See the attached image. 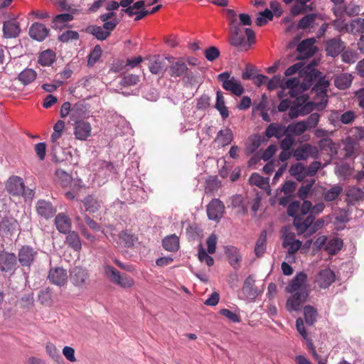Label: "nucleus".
<instances>
[{"label": "nucleus", "mask_w": 364, "mask_h": 364, "mask_svg": "<svg viewBox=\"0 0 364 364\" xmlns=\"http://www.w3.org/2000/svg\"><path fill=\"white\" fill-rule=\"evenodd\" d=\"M38 255V252L31 245H24L18 250L17 261L21 267L22 275L26 282H28L31 267L34 264Z\"/></svg>", "instance_id": "obj_1"}, {"label": "nucleus", "mask_w": 364, "mask_h": 364, "mask_svg": "<svg viewBox=\"0 0 364 364\" xmlns=\"http://www.w3.org/2000/svg\"><path fill=\"white\" fill-rule=\"evenodd\" d=\"M19 267L15 253L6 250H0V272L13 276Z\"/></svg>", "instance_id": "obj_2"}, {"label": "nucleus", "mask_w": 364, "mask_h": 364, "mask_svg": "<svg viewBox=\"0 0 364 364\" xmlns=\"http://www.w3.org/2000/svg\"><path fill=\"white\" fill-rule=\"evenodd\" d=\"M218 80L222 82L223 88L227 91L231 92L236 96H241L244 92L245 88L241 82L235 77H230V73L228 72H223L219 74L217 77Z\"/></svg>", "instance_id": "obj_3"}, {"label": "nucleus", "mask_w": 364, "mask_h": 364, "mask_svg": "<svg viewBox=\"0 0 364 364\" xmlns=\"http://www.w3.org/2000/svg\"><path fill=\"white\" fill-rule=\"evenodd\" d=\"M105 274L112 283L123 288L131 287L134 284V280L130 276L127 274L121 275L120 272L112 266H105Z\"/></svg>", "instance_id": "obj_4"}, {"label": "nucleus", "mask_w": 364, "mask_h": 364, "mask_svg": "<svg viewBox=\"0 0 364 364\" xmlns=\"http://www.w3.org/2000/svg\"><path fill=\"white\" fill-rule=\"evenodd\" d=\"M308 297L307 289H300V291L295 292L287 300V310L289 312L300 311L302 304L306 302Z\"/></svg>", "instance_id": "obj_5"}, {"label": "nucleus", "mask_w": 364, "mask_h": 364, "mask_svg": "<svg viewBox=\"0 0 364 364\" xmlns=\"http://www.w3.org/2000/svg\"><path fill=\"white\" fill-rule=\"evenodd\" d=\"M315 42L314 38H306L300 42L296 48L299 55L296 59L305 60L311 58L318 50L317 48L314 46Z\"/></svg>", "instance_id": "obj_6"}, {"label": "nucleus", "mask_w": 364, "mask_h": 364, "mask_svg": "<svg viewBox=\"0 0 364 364\" xmlns=\"http://www.w3.org/2000/svg\"><path fill=\"white\" fill-rule=\"evenodd\" d=\"M89 277V273L86 268L76 266L70 270V279L71 283L77 287H82L85 285Z\"/></svg>", "instance_id": "obj_7"}, {"label": "nucleus", "mask_w": 364, "mask_h": 364, "mask_svg": "<svg viewBox=\"0 0 364 364\" xmlns=\"http://www.w3.org/2000/svg\"><path fill=\"white\" fill-rule=\"evenodd\" d=\"M3 38L6 39L16 38L21 33V28L19 22L15 18L3 22Z\"/></svg>", "instance_id": "obj_8"}, {"label": "nucleus", "mask_w": 364, "mask_h": 364, "mask_svg": "<svg viewBox=\"0 0 364 364\" xmlns=\"http://www.w3.org/2000/svg\"><path fill=\"white\" fill-rule=\"evenodd\" d=\"M48 279L52 284L63 287L68 281L67 271L63 267H51L48 272Z\"/></svg>", "instance_id": "obj_9"}, {"label": "nucleus", "mask_w": 364, "mask_h": 364, "mask_svg": "<svg viewBox=\"0 0 364 364\" xmlns=\"http://www.w3.org/2000/svg\"><path fill=\"white\" fill-rule=\"evenodd\" d=\"M225 213V205L218 198L213 199L207 205V215L209 220L218 221Z\"/></svg>", "instance_id": "obj_10"}, {"label": "nucleus", "mask_w": 364, "mask_h": 364, "mask_svg": "<svg viewBox=\"0 0 364 364\" xmlns=\"http://www.w3.org/2000/svg\"><path fill=\"white\" fill-rule=\"evenodd\" d=\"M254 275H249L245 280L242 289L243 294L250 301H255L261 294L262 291L255 287Z\"/></svg>", "instance_id": "obj_11"}, {"label": "nucleus", "mask_w": 364, "mask_h": 364, "mask_svg": "<svg viewBox=\"0 0 364 364\" xmlns=\"http://www.w3.org/2000/svg\"><path fill=\"white\" fill-rule=\"evenodd\" d=\"M25 189V184L20 176H11L6 183V190L12 196L23 195Z\"/></svg>", "instance_id": "obj_12"}, {"label": "nucleus", "mask_w": 364, "mask_h": 364, "mask_svg": "<svg viewBox=\"0 0 364 364\" xmlns=\"http://www.w3.org/2000/svg\"><path fill=\"white\" fill-rule=\"evenodd\" d=\"M74 135L76 139L85 141L91 136L92 127L90 122L84 120L74 122Z\"/></svg>", "instance_id": "obj_13"}, {"label": "nucleus", "mask_w": 364, "mask_h": 364, "mask_svg": "<svg viewBox=\"0 0 364 364\" xmlns=\"http://www.w3.org/2000/svg\"><path fill=\"white\" fill-rule=\"evenodd\" d=\"M173 59L174 58L173 56H167L165 58H162L159 55L154 56L149 60V63L148 65L150 72L152 74L156 75L163 73L167 69L166 60L171 62V60Z\"/></svg>", "instance_id": "obj_14"}, {"label": "nucleus", "mask_w": 364, "mask_h": 364, "mask_svg": "<svg viewBox=\"0 0 364 364\" xmlns=\"http://www.w3.org/2000/svg\"><path fill=\"white\" fill-rule=\"evenodd\" d=\"M346 48L344 42L338 37L328 39L326 42V55L336 58Z\"/></svg>", "instance_id": "obj_15"}, {"label": "nucleus", "mask_w": 364, "mask_h": 364, "mask_svg": "<svg viewBox=\"0 0 364 364\" xmlns=\"http://www.w3.org/2000/svg\"><path fill=\"white\" fill-rule=\"evenodd\" d=\"M225 254L229 262V264L235 270H238L241 267L242 255L240 250L235 246L227 245L225 247Z\"/></svg>", "instance_id": "obj_16"}, {"label": "nucleus", "mask_w": 364, "mask_h": 364, "mask_svg": "<svg viewBox=\"0 0 364 364\" xmlns=\"http://www.w3.org/2000/svg\"><path fill=\"white\" fill-rule=\"evenodd\" d=\"M316 281L319 287L327 289L335 281V274L330 268H324L319 271Z\"/></svg>", "instance_id": "obj_17"}, {"label": "nucleus", "mask_w": 364, "mask_h": 364, "mask_svg": "<svg viewBox=\"0 0 364 364\" xmlns=\"http://www.w3.org/2000/svg\"><path fill=\"white\" fill-rule=\"evenodd\" d=\"M317 153L318 150L316 146L309 144H305L297 147L294 150L293 156L297 161H304L310 156H314Z\"/></svg>", "instance_id": "obj_18"}, {"label": "nucleus", "mask_w": 364, "mask_h": 364, "mask_svg": "<svg viewBox=\"0 0 364 364\" xmlns=\"http://www.w3.org/2000/svg\"><path fill=\"white\" fill-rule=\"evenodd\" d=\"M18 227L17 220L11 215L3 217L0 222V232L5 235H12Z\"/></svg>", "instance_id": "obj_19"}, {"label": "nucleus", "mask_w": 364, "mask_h": 364, "mask_svg": "<svg viewBox=\"0 0 364 364\" xmlns=\"http://www.w3.org/2000/svg\"><path fill=\"white\" fill-rule=\"evenodd\" d=\"M28 33L31 38L41 42L48 36L49 29L44 24L35 22L30 27Z\"/></svg>", "instance_id": "obj_20"}, {"label": "nucleus", "mask_w": 364, "mask_h": 364, "mask_svg": "<svg viewBox=\"0 0 364 364\" xmlns=\"http://www.w3.org/2000/svg\"><path fill=\"white\" fill-rule=\"evenodd\" d=\"M36 211L41 217L50 219L55 214L56 209L51 203L44 200H39L36 204Z\"/></svg>", "instance_id": "obj_21"}, {"label": "nucleus", "mask_w": 364, "mask_h": 364, "mask_svg": "<svg viewBox=\"0 0 364 364\" xmlns=\"http://www.w3.org/2000/svg\"><path fill=\"white\" fill-rule=\"evenodd\" d=\"M88 115L87 105L79 101L73 105L70 113V119L73 122L83 120Z\"/></svg>", "instance_id": "obj_22"}, {"label": "nucleus", "mask_w": 364, "mask_h": 364, "mask_svg": "<svg viewBox=\"0 0 364 364\" xmlns=\"http://www.w3.org/2000/svg\"><path fill=\"white\" fill-rule=\"evenodd\" d=\"M232 35L230 38V44L235 48H240V50L248 49L247 42L245 41V37L242 33L240 28H235V31H232Z\"/></svg>", "instance_id": "obj_23"}, {"label": "nucleus", "mask_w": 364, "mask_h": 364, "mask_svg": "<svg viewBox=\"0 0 364 364\" xmlns=\"http://www.w3.org/2000/svg\"><path fill=\"white\" fill-rule=\"evenodd\" d=\"M55 224L57 230L63 234L70 231L71 223L70 218L65 213H59L55 216Z\"/></svg>", "instance_id": "obj_24"}, {"label": "nucleus", "mask_w": 364, "mask_h": 364, "mask_svg": "<svg viewBox=\"0 0 364 364\" xmlns=\"http://www.w3.org/2000/svg\"><path fill=\"white\" fill-rule=\"evenodd\" d=\"M85 31L92 35L99 41H104L109 36V32L105 31L102 26L89 25L85 28Z\"/></svg>", "instance_id": "obj_25"}, {"label": "nucleus", "mask_w": 364, "mask_h": 364, "mask_svg": "<svg viewBox=\"0 0 364 364\" xmlns=\"http://www.w3.org/2000/svg\"><path fill=\"white\" fill-rule=\"evenodd\" d=\"M163 247L169 252H175L179 249V238L175 234L168 235L162 240Z\"/></svg>", "instance_id": "obj_26"}, {"label": "nucleus", "mask_w": 364, "mask_h": 364, "mask_svg": "<svg viewBox=\"0 0 364 364\" xmlns=\"http://www.w3.org/2000/svg\"><path fill=\"white\" fill-rule=\"evenodd\" d=\"M233 140V133L230 128L220 130L216 136L215 141L218 142L220 146L224 147L230 144Z\"/></svg>", "instance_id": "obj_27"}, {"label": "nucleus", "mask_w": 364, "mask_h": 364, "mask_svg": "<svg viewBox=\"0 0 364 364\" xmlns=\"http://www.w3.org/2000/svg\"><path fill=\"white\" fill-rule=\"evenodd\" d=\"M215 108L220 112L223 119H225L229 117V110L225 106V98L220 90L216 92Z\"/></svg>", "instance_id": "obj_28"}, {"label": "nucleus", "mask_w": 364, "mask_h": 364, "mask_svg": "<svg viewBox=\"0 0 364 364\" xmlns=\"http://www.w3.org/2000/svg\"><path fill=\"white\" fill-rule=\"evenodd\" d=\"M187 70L188 67L186 64L183 61L178 60L172 63L170 65L168 73L171 77H176L182 76Z\"/></svg>", "instance_id": "obj_29"}, {"label": "nucleus", "mask_w": 364, "mask_h": 364, "mask_svg": "<svg viewBox=\"0 0 364 364\" xmlns=\"http://www.w3.org/2000/svg\"><path fill=\"white\" fill-rule=\"evenodd\" d=\"M352 80V75L345 73L335 77L334 84L339 90H346L351 85Z\"/></svg>", "instance_id": "obj_30"}, {"label": "nucleus", "mask_w": 364, "mask_h": 364, "mask_svg": "<svg viewBox=\"0 0 364 364\" xmlns=\"http://www.w3.org/2000/svg\"><path fill=\"white\" fill-rule=\"evenodd\" d=\"M307 129L306 122L300 121L289 124L284 130L285 132L289 133L291 135L294 134L296 136H300L303 134Z\"/></svg>", "instance_id": "obj_31"}, {"label": "nucleus", "mask_w": 364, "mask_h": 364, "mask_svg": "<svg viewBox=\"0 0 364 364\" xmlns=\"http://www.w3.org/2000/svg\"><path fill=\"white\" fill-rule=\"evenodd\" d=\"M36 72L31 68H26L22 70L17 77V79L23 85H28L36 78Z\"/></svg>", "instance_id": "obj_32"}, {"label": "nucleus", "mask_w": 364, "mask_h": 364, "mask_svg": "<svg viewBox=\"0 0 364 364\" xmlns=\"http://www.w3.org/2000/svg\"><path fill=\"white\" fill-rule=\"evenodd\" d=\"M318 144L321 151H328L331 155L338 154V148L331 138H323L319 140Z\"/></svg>", "instance_id": "obj_33"}, {"label": "nucleus", "mask_w": 364, "mask_h": 364, "mask_svg": "<svg viewBox=\"0 0 364 364\" xmlns=\"http://www.w3.org/2000/svg\"><path fill=\"white\" fill-rule=\"evenodd\" d=\"M343 245V240L338 237L331 239L325 245V250L329 255H336L342 248Z\"/></svg>", "instance_id": "obj_34"}, {"label": "nucleus", "mask_w": 364, "mask_h": 364, "mask_svg": "<svg viewBox=\"0 0 364 364\" xmlns=\"http://www.w3.org/2000/svg\"><path fill=\"white\" fill-rule=\"evenodd\" d=\"M289 173L298 181H303L306 176V166L301 163L293 164L289 168Z\"/></svg>", "instance_id": "obj_35"}, {"label": "nucleus", "mask_w": 364, "mask_h": 364, "mask_svg": "<svg viewBox=\"0 0 364 364\" xmlns=\"http://www.w3.org/2000/svg\"><path fill=\"white\" fill-rule=\"evenodd\" d=\"M304 316L306 324L311 326L316 321L318 313L314 307L306 305L304 307Z\"/></svg>", "instance_id": "obj_36"}, {"label": "nucleus", "mask_w": 364, "mask_h": 364, "mask_svg": "<svg viewBox=\"0 0 364 364\" xmlns=\"http://www.w3.org/2000/svg\"><path fill=\"white\" fill-rule=\"evenodd\" d=\"M67 233L66 243L68 246L73 248L75 251H79L81 250L82 244L78 233L75 231H69Z\"/></svg>", "instance_id": "obj_37"}, {"label": "nucleus", "mask_w": 364, "mask_h": 364, "mask_svg": "<svg viewBox=\"0 0 364 364\" xmlns=\"http://www.w3.org/2000/svg\"><path fill=\"white\" fill-rule=\"evenodd\" d=\"M350 214L351 212L350 211L349 208H339L338 212L336 213L335 220L338 223L344 225L350 220ZM344 227L345 225H343L342 227H336V229L338 230H343Z\"/></svg>", "instance_id": "obj_38"}, {"label": "nucleus", "mask_w": 364, "mask_h": 364, "mask_svg": "<svg viewBox=\"0 0 364 364\" xmlns=\"http://www.w3.org/2000/svg\"><path fill=\"white\" fill-rule=\"evenodd\" d=\"M315 183L314 179L306 180L303 182L297 191V196L301 200L307 198L309 194L311 192L312 187Z\"/></svg>", "instance_id": "obj_39"}, {"label": "nucleus", "mask_w": 364, "mask_h": 364, "mask_svg": "<svg viewBox=\"0 0 364 364\" xmlns=\"http://www.w3.org/2000/svg\"><path fill=\"white\" fill-rule=\"evenodd\" d=\"M38 300L42 305L48 307L51 306L53 304L51 289L50 287H46L40 290L38 294Z\"/></svg>", "instance_id": "obj_40"}, {"label": "nucleus", "mask_w": 364, "mask_h": 364, "mask_svg": "<svg viewBox=\"0 0 364 364\" xmlns=\"http://www.w3.org/2000/svg\"><path fill=\"white\" fill-rule=\"evenodd\" d=\"M55 57V53L53 50L48 49L41 53L38 62L43 66H50L54 62Z\"/></svg>", "instance_id": "obj_41"}, {"label": "nucleus", "mask_w": 364, "mask_h": 364, "mask_svg": "<svg viewBox=\"0 0 364 364\" xmlns=\"http://www.w3.org/2000/svg\"><path fill=\"white\" fill-rule=\"evenodd\" d=\"M266 240L267 232L264 230L257 239L255 247V253L257 257L262 256L266 250Z\"/></svg>", "instance_id": "obj_42"}, {"label": "nucleus", "mask_w": 364, "mask_h": 364, "mask_svg": "<svg viewBox=\"0 0 364 364\" xmlns=\"http://www.w3.org/2000/svg\"><path fill=\"white\" fill-rule=\"evenodd\" d=\"M318 17H321V15L314 13L305 15L299 21L296 28L299 30L309 28Z\"/></svg>", "instance_id": "obj_43"}, {"label": "nucleus", "mask_w": 364, "mask_h": 364, "mask_svg": "<svg viewBox=\"0 0 364 364\" xmlns=\"http://www.w3.org/2000/svg\"><path fill=\"white\" fill-rule=\"evenodd\" d=\"M85 210L90 213H96L100 208L97 200L92 196H87L82 200Z\"/></svg>", "instance_id": "obj_44"}, {"label": "nucleus", "mask_w": 364, "mask_h": 364, "mask_svg": "<svg viewBox=\"0 0 364 364\" xmlns=\"http://www.w3.org/2000/svg\"><path fill=\"white\" fill-rule=\"evenodd\" d=\"M343 150L346 151L345 157L350 158L355 154L358 142L350 136H348L343 141Z\"/></svg>", "instance_id": "obj_45"}, {"label": "nucleus", "mask_w": 364, "mask_h": 364, "mask_svg": "<svg viewBox=\"0 0 364 364\" xmlns=\"http://www.w3.org/2000/svg\"><path fill=\"white\" fill-rule=\"evenodd\" d=\"M285 127L282 124H277L275 123H271L266 129L265 135L267 138L274 136L277 139L282 137L281 131H284Z\"/></svg>", "instance_id": "obj_46"}, {"label": "nucleus", "mask_w": 364, "mask_h": 364, "mask_svg": "<svg viewBox=\"0 0 364 364\" xmlns=\"http://www.w3.org/2000/svg\"><path fill=\"white\" fill-rule=\"evenodd\" d=\"M343 188L340 185H335L327 190L323 194V199L327 202L335 200L342 193Z\"/></svg>", "instance_id": "obj_47"}, {"label": "nucleus", "mask_w": 364, "mask_h": 364, "mask_svg": "<svg viewBox=\"0 0 364 364\" xmlns=\"http://www.w3.org/2000/svg\"><path fill=\"white\" fill-rule=\"evenodd\" d=\"M269 178H264L257 173H252L249 178V183L251 185L256 186L260 188H264L266 185L269 186Z\"/></svg>", "instance_id": "obj_48"}, {"label": "nucleus", "mask_w": 364, "mask_h": 364, "mask_svg": "<svg viewBox=\"0 0 364 364\" xmlns=\"http://www.w3.org/2000/svg\"><path fill=\"white\" fill-rule=\"evenodd\" d=\"M273 12L269 9H265L264 11H260L256 19V24L257 26H263L266 25L268 21H272Z\"/></svg>", "instance_id": "obj_49"}, {"label": "nucleus", "mask_w": 364, "mask_h": 364, "mask_svg": "<svg viewBox=\"0 0 364 364\" xmlns=\"http://www.w3.org/2000/svg\"><path fill=\"white\" fill-rule=\"evenodd\" d=\"M102 50L100 45H96L88 55L87 65L93 66L100 58Z\"/></svg>", "instance_id": "obj_50"}, {"label": "nucleus", "mask_w": 364, "mask_h": 364, "mask_svg": "<svg viewBox=\"0 0 364 364\" xmlns=\"http://www.w3.org/2000/svg\"><path fill=\"white\" fill-rule=\"evenodd\" d=\"M205 193H213L217 191L221 186V182L218 179L216 176L210 177L205 182Z\"/></svg>", "instance_id": "obj_51"}, {"label": "nucleus", "mask_w": 364, "mask_h": 364, "mask_svg": "<svg viewBox=\"0 0 364 364\" xmlns=\"http://www.w3.org/2000/svg\"><path fill=\"white\" fill-rule=\"evenodd\" d=\"M47 353L57 363H63V358L60 353V351L57 349L55 345L51 343H48L46 345Z\"/></svg>", "instance_id": "obj_52"}, {"label": "nucleus", "mask_w": 364, "mask_h": 364, "mask_svg": "<svg viewBox=\"0 0 364 364\" xmlns=\"http://www.w3.org/2000/svg\"><path fill=\"white\" fill-rule=\"evenodd\" d=\"M80 35L76 31L68 30L58 36V40L62 43H68L70 41H77Z\"/></svg>", "instance_id": "obj_53"}, {"label": "nucleus", "mask_w": 364, "mask_h": 364, "mask_svg": "<svg viewBox=\"0 0 364 364\" xmlns=\"http://www.w3.org/2000/svg\"><path fill=\"white\" fill-rule=\"evenodd\" d=\"M350 32L354 34L364 33V18L353 19L350 25Z\"/></svg>", "instance_id": "obj_54"}, {"label": "nucleus", "mask_w": 364, "mask_h": 364, "mask_svg": "<svg viewBox=\"0 0 364 364\" xmlns=\"http://www.w3.org/2000/svg\"><path fill=\"white\" fill-rule=\"evenodd\" d=\"M198 259L200 262H205L208 267L214 264V259L209 255V253L203 248L202 245H199Z\"/></svg>", "instance_id": "obj_55"}, {"label": "nucleus", "mask_w": 364, "mask_h": 364, "mask_svg": "<svg viewBox=\"0 0 364 364\" xmlns=\"http://www.w3.org/2000/svg\"><path fill=\"white\" fill-rule=\"evenodd\" d=\"M139 81V77L136 75L128 74L124 75L120 82L119 85L122 87H127L136 85Z\"/></svg>", "instance_id": "obj_56"}, {"label": "nucleus", "mask_w": 364, "mask_h": 364, "mask_svg": "<svg viewBox=\"0 0 364 364\" xmlns=\"http://www.w3.org/2000/svg\"><path fill=\"white\" fill-rule=\"evenodd\" d=\"M204 55L205 58L210 62H213L220 57V50L215 46H210L204 50Z\"/></svg>", "instance_id": "obj_57"}, {"label": "nucleus", "mask_w": 364, "mask_h": 364, "mask_svg": "<svg viewBox=\"0 0 364 364\" xmlns=\"http://www.w3.org/2000/svg\"><path fill=\"white\" fill-rule=\"evenodd\" d=\"M325 76H322L321 75L316 80V83L314 85L311 89L312 92H326V88L328 86L329 83L328 81L325 80Z\"/></svg>", "instance_id": "obj_58"}, {"label": "nucleus", "mask_w": 364, "mask_h": 364, "mask_svg": "<svg viewBox=\"0 0 364 364\" xmlns=\"http://www.w3.org/2000/svg\"><path fill=\"white\" fill-rule=\"evenodd\" d=\"M73 18L74 16L72 14L65 13L58 14L53 18L51 23V27H58L56 23L61 22L65 24L66 22L73 21Z\"/></svg>", "instance_id": "obj_59"}, {"label": "nucleus", "mask_w": 364, "mask_h": 364, "mask_svg": "<svg viewBox=\"0 0 364 364\" xmlns=\"http://www.w3.org/2000/svg\"><path fill=\"white\" fill-rule=\"evenodd\" d=\"M250 144L247 147V151L253 154L257 151L262 142V137L259 134H255L250 137Z\"/></svg>", "instance_id": "obj_60"}, {"label": "nucleus", "mask_w": 364, "mask_h": 364, "mask_svg": "<svg viewBox=\"0 0 364 364\" xmlns=\"http://www.w3.org/2000/svg\"><path fill=\"white\" fill-rule=\"evenodd\" d=\"M119 238L124 242L126 247H131L134 245V237L127 230L121 231L119 234Z\"/></svg>", "instance_id": "obj_61"}, {"label": "nucleus", "mask_w": 364, "mask_h": 364, "mask_svg": "<svg viewBox=\"0 0 364 364\" xmlns=\"http://www.w3.org/2000/svg\"><path fill=\"white\" fill-rule=\"evenodd\" d=\"M321 73L316 68H314L309 64L304 66L299 71V76L314 75V77H320Z\"/></svg>", "instance_id": "obj_62"}, {"label": "nucleus", "mask_w": 364, "mask_h": 364, "mask_svg": "<svg viewBox=\"0 0 364 364\" xmlns=\"http://www.w3.org/2000/svg\"><path fill=\"white\" fill-rule=\"evenodd\" d=\"M144 97L149 101L155 102L159 98V93L156 89L149 86L144 88Z\"/></svg>", "instance_id": "obj_63"}, {"label": "nucleus", "mask_w": 364, "mask_h": 364, "mask_svg": "<svg viewBox=\"0 0 364 364\" xmlns=\"http://www.w3.org/2000/svg\"><path fill=\"white\" fill-rule=\"evenodd\" d=\"M300 85V80L298 77H292L286 80L283 79V83L282 85H281V88L282 90H292L293 88L299 87Z\"/></svg>", "instance_id": "obj_64"}]
</instances>
